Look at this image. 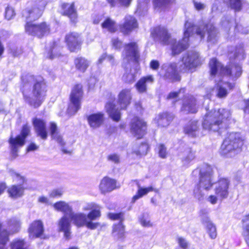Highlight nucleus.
I'll return each mask as SVG.
<instances>
[{
	"mask_svg": "<svg viewBox=\"0 0 249 249\" xmlns=\"http://www.w3.org/2000/svg\"><path fill=\"white\" fill-rule=\"evenodd\" d=\"M71 221L68 214H64L58 221V230L64 232V236L67 239H69L71 235Z\"/></svg>",
	"mask_w": 249,
	"mask_h": 249,
	"instance_id": "412c9836",
	"label": "nucleus"
},
{
	"mask_svg": "<svg viewBox=\"0 0 249 249\" xmlns=\"http://www.w3.org/2000/svg\"><path fill=\"white\" fill-rule=\"evenodd\" d=\"M108 161H111L114 163L118 164L120 162V156L116 154H111L107 157Z\"/></svg>",
	"mask_w": 249,
	"mask_h": 249,
	"instance_id": "69168bd1",
	"label": "nucleus"
},
{
	"mask_svg": "<svg viewBox=\"0 0 249 249\" xmlns=\"http://www.w3.org/2000/svg\"><path fill=\"white\" fill-rule=\"evenodd\" d=\"M132 0H115V4L116 6H122L128 7L131 4Z\"/></svg>",
	"mask_w": 249,
	"mask_h": 249,
	"instance_id": "680f3d73",
	"label": "nucleus"
},
{
	"mask_svg": "<svg viewBox=\"0 0 249 249\" xmlns=\"http://www.w3.org/2000/svg\"><path fill=\"white\" fill-rule=\"evenodd\" d=\"M194 158V153L191 148H188L183 152L182 161L184 165H188Z\"/></svg>",
	"mask_w": 249,
	"mask_h": 249,
	"instance_id": "c03bdc74",
	"label": "nucleus"
},
{
	"mask_svg": "<svg viewBox=\"0 0 249 249\" xmlns=\"http://www.w3.org/2000/svg\"><path fill=\"white\" fill-rule=\"evenodd\" d=\"M98 208V206L93 202L87 203L82 206V210L83 211H91L94 208Z\"/></svg>",
	"mask_w": 249,
	"mask_h": 249,
	"instance_id": "e2e57ef3",
	"label": "nucleus"
},
{
	"mask_svg": "<svg viewBox=\"0 0 249 249\" xmlns=\"http://www.w3.org/2000/svg\"><path fill=\"white\" fill-rule=\"evenodd\" d=\"M244 50L242 47L237 48L233 53L231 52L229 53V57L230 59L233 58L236 59L237 60H242L244 58Z\"/></svg>",
	"mask_w": 249,
	"mask_h": 249,
	"instance_id": "de8ad7c7",
	"label": "nucleus"
},
{
	"mask_svg": "<svg viewBox=\"0 0 249 249\" xmlns=\"http://www.w3.org/2000/svg\"><path fill=\"white\" fill-rule=\"evenodd\" d=\"M63 15L67 16L71 21L73 23L77 19V11L75 8L74 2L71 3H65L61 5Z\"/></svg>",
	"mask_w": 249,
	"mask_h": 249,
	"instance_id": "4be33fe9",
	"label": "nucleus"
},
{
	"mask_svg": "<svg viewBox=\"0 0 249 249\" xmlns=\"http://www.w3.org/2000/svg\"><path fill=\"white\" fill-rule=\"evenodd\" d=\"M136 182L138 190L136 195L134 196L132 198V201L133 203L135 202L137 200L143 196H144L146 195L150 192H158V189H155L152 186H149L146 188L143 187L141 186L140 184L137 180H136Z\"/></svg>",
	"mask_w": 249,
	"mask_h": 249,
	"instance_id": "7c9ffc66",
	"label": "nucleus"
},
{
	"mask_svg": "<svg viewBox=\"0 0 249 249\" xmlns=\"http://www.w3.org/2000/svg\"><path fill=\"white\" fill-rule=\"evenodd\" d=\"M88 124L92 129H96L100 127L105 121L104 114L99 112L93 113L87 117Z\"/></svg>",
	"mask_w": 249,
	"mask_h": 249,
	"instance_id": "5701e85b",
	"label": "nucleus"
},
{
	"mask_svg": "<svg viewBox=\"0 0 249 249\" xmlns=\"http://www.w3.org/2000/svg\"><path fill=\"white\" fill-rule=\"evenodd\" d=\"M171 1L172 0H153V4L156 8H162Z\"/></svg>",
	"mask_w": 249,
	"mask_h": 249,
	"instance_id": "5fc2aeb1",
	"label": "nucleus"
},
{
	"mask_svg": "<svg viewBox=\"0 0 249 249\" xmlns=\"http://www.w3.org/2000/svg\"><path fill=\"white\" fill-rule=\"evenodd\" d=\"M199 124L196 121H191L185 126L184 131L185 134L191 137H196L199 130Z\"/></svg>",
	"mask_w": 249,
	"mask_h": 249,
	"instance_id": "72a5a7b5",
	"label": "nucleus"
},
{
	"mask_svg": "<svg viewBox=\"0 0 249 249\" xmlns=\"http://www.w3.org/2000/svg\"><path fill=\"white\" fill-rule=\"evenodd\" d=\"M198 173L199 175V183L195 188L194 193L195 196L200 200L205 195L203 191L210 190L215 181L213 168L207 164L201 165L199 168L196 169L193 172L194 175Z\"/></svg>",
	"mask_w": 249,
	"mask_h": 249,
	"instance_id": "7ed1b4c3",
	"label": "nucleus"
},
{
	"mask_svg": "<svg viewBox=\"0 0 249 249\" xmlns=\"http://www.w3.org/2000/svg\"><path fill=\"white\" fill-rule=\"evenodd\" d=\"M154 79L152 75H148L142 77L136 84L135 87L139 93H145L147 91L148 84H152Z\"/></svg>",
	"mask_w": 249,
	"mask_h": 249,
	"instance_id": "c85d7f7f",
	"label": "nucleus"
},
{
	"mask_svg": "<svg viewBox=\"0 0 249 249\" xmlns=\"http://www.w3.org/2000/svg\"><path fill=\"white\" fill-rule=\"evenodd\" d=\"M76 68L81 72H84L89 66V62L84 58L80 57L75 59Z\"/></svg>",
	"mask_w": 249,
	"mask_h": 249,
	"instance_id": "79ce46f5",
	"label": "nucleus"
},
{
	"mask_svg": "<svg viewBox=\"0 0 249 249\" xmlns=\"http://www.w3.org/2000/svg\"><path fill=\"white\" fill-rule=\"evenodd\" d=\"M12 249H28V244L23 240L21 239L16 240L13 242L11 244Z\"/></svg>",
	"mask_w": 249,
	"mask_h": 249,
	"instance_id": "8fccbe9b",
	"label": "nucleus"
},
{
	"mask_svg": "<svg viewBox=\"0 0 249 249\" xmlns=\"http://www.w3.org/2000/svg\"><path fill=\"white\" fill-rule=\"evenodd\" d=\"M157 149L159 157L162 159L166 158L167 155V152L166 147L165 145L163 144H160L158 145Z\"/></svg>",
	"mask_w": 249,
	"mask_h": 249,
	"instance_id": "864d4df0",
	"label": "nucleus"
},
{
	"mask_svg": "<svg viewBox=\"0 0 249 249\" xmlns=\"http://www.w3.org/2000/svg\"><path fill=\"white\" fill-rule=\"evenodd\" d=\"M16 15L14 9L10 6H7L5 10V18L7 20L12 19Z\"/></svg>",
	"mask_w": 249,
	"mask_h": 249,
	"instance_id": "6e6d98bb",
	"label": "nucleus"
},
{
	"mask_svg": "<svg viewBox=\"0 0 249 249\" xmlns=\"http://www.w3.org/2000/svg\"><path fill=\"white\" fill-rule=\"evenodd\" d=\"M35 82L32 75H26L22 78V90L25 101L31 106L38 107L43 102L47 92V86L42 81Z\"/></svg>",
	"mask_w": 249,
	"mask_h": 249,
	"instance_id": "f03ea898",
	"label": "nucleus"
},
{
	"mask_svg": "<svg viewBox=\"0 0 249 249\" xmlns=\"http://www.w3.org/2000/svg\"><path fill=\"white\" fill-rule=\"evenodd\" d=\"M124 63L131 61H136L139 57L138 46L135 42L126 44L122 53Z\"/></svg>",
	"mask_w": 249,
	"mask_h": 249,
	"instance_id": "ddd939ff",
	"label": "nucleus"
},
{
	"mask_svg": "<svg viewBox=\"0 0 249 249\" xmlns=\"http://www.w3.org/2000/svg\"><path fill=\"white\" fill-rule=\"evenodd\" d=\"M112 234L116 238H123L124 235V228L122 222L114 225L113 227Z\"/></svg>",
	"mask_w": 249,
	"mask_h": 249,
	"instance_id": "37998d69",
	"label": "nucleus"
},
{
	"mask_svg": "<svg viewBox=\"0 0 249 249\" xmlns=\"http://www.w3.org/2000/svg\"><path fill=\"white\" fill-rule=\"evenodd\" d=\"M217 89V96L219 98H224L228 94V91L227 88H228L231 89L232 86L229 83H222L220 82L219 83Z\"/></svg>",
	"mask_w": 249,
	"mask_h": 249,
	"instance_id": "a19ab883",
	"label": "nucleus"
},
{
	"mask_svg": "<svg viewBox=\"0 0 249 249\" xmlns=\"http://www.w3.org/2000/svg\"><path fill=\"white\" fill-rule=\"evenodd\" d=\"M224 1L236 11H240L242 7L241 0H224Z\"/></svg>",
	"mask_w": 249,
	"mask_h": 249,
	"instance_id": "3c124183",
	"label": "nucleus"
},
{
	"mask_svg": "<svg viewBox=\"0 0 249 249\" xmlns=\"http://www.w3.org/2000/svg\"><path fill=\"white\" fill-rule=\"evenodd\" d=\"M69 217L73 224L78 227L85 226L87 219V214L82 212L74 213L73 210L69 213Z\"/></svg>",
	"mask_w": 249,
	"mask_h": 249,
	"instance_id": "bb28decb",
	"label": "nucleus"
},
{
	"mask_svg": "<svg viewBox=\"0 0 249 249\" xmlns=\"http://www.w3.org/2000/svg\"><path fill=\"white\" fill-rule=\"evenodd\" d=\"M108 216L110 219L119 220H120V222H122L124 219V214L122 213H109L108 214Z\"/></svg>",
	"mask_w": 249,
	"mask_h": 249,
	"instance_id": "bf43d9fd",
	"label": "nucleus"
},
{
	"mask_svg": "<svg viewBox=\"0 0 249 249\" xmlns=\"http://www.w3.org/2000/svg\"><path fill=\"white\" fill-rule=\"evenodd\" d=\"M103 29L110 33H115L117 30L116 22L110 18H107L101 24Z\"/></svg>",
	"mask_w": 249,
	"mask_h": 249,
	"instance_id": "58836bf2",
	"label": "nucleus"
},
{
	"mask_svg": "<svg viewBox=\"0 0 249 249\" xmlns=\"http://www.w3.org/2000/svg\"><path fill=\"white\" fill-rule=\"evenodd\" d=\"M243 235L247 244L249 246V215L245 216L243 219Z\"/></svg>",
	"mask_w": 249,
	"mask_h": 249,
	"instance_id": "49530a36",
	"label": "nucleus"
},
{
	"mask_svg": "<svg viewBox=\"0 0 249 249\" xmlns=\"http://www.w3.org/2000/svg\"><path fill=\"white\" fill-rule=\"evenodd\" d=\"M149 146L146 143H142L139 146H136L133 148V152L137 156H142L146 154Z\"/></svg>",
	"mask_w": 249,
	"mask_h": 249,
	"instance_id": "a18cd8bd",
	"label": "nucleus"
},
{
	"mask_svg": "<svg viewBox=\"0 0 249 249\" xmlns=\"http://www.w3.org/2000/svg\"><path fill=\"white\" fill-rule=\"evenodd\" d=\"M43 231V225L40 220H36L32 222L28 229L29 237L32 239L40 237Z\"/></svg>",
	"mask_w": 249,
	"mask_h": 249,
	"instance_id": "b1692460",
	"label": "nucleus"
},
{
	"mask_svg": "<svg viewBox=\"0 0 249 249\" xmlns=\"http://www.w3.org/2000/svg\"><path fill=\"white\" fill-rule=\"evenodd\" d=\"M12 176L13 177V180L15 182H17L18 184H21V186H23L25 181L23 177L21 176L20 175L15 172H12Z\"/></svg>",
	"mask_w": 249,
	"mask_h": 249,
	"instance_id": "13d9d810",
	"label": "nucleus"
},
{
	"mask_svg": "<svg viewBox=\"0 0 249 249\" xmlns=\"http://www.w3.org/2000/svg\"><path fill=\"white\" fill-rule=\"evenodd\" d=\"M132 100V93L130 89H122L118 96V104L120 109H124L130 105ZM107 112L110 117L115 121L120 120L121 113L118 110L119 107L116 108V106L111 103H108L105 106Z\"/></svg>",
	"mask_w": 249,
	"mask_h": 249,
	"instance_id": "39448f33",
	"label": "nucleus"
},
{
	"mask_svg": "<svg viewBox=\"0 0 249 249\" xmlns=\"http://www.w3.org/2000/svg\"><path fill=\"white\" fill-rule=\"evenodd\" d=\"M197 110L198 106L196 99L192 95L186 96L183 99L180 111L184 114L195 113Z\"/></svg>",
	"mask_w": 249,
	"mask_h": 249,
	"instance_id": "2eb2a0df",
	"label": "nucleus"
},
{
	"mask_svg": "<svg viewBox=\"0 0 249 249\" xmlns=\"http://www.w3.org/2000/svg\"><path fill=\"white\" fill-rule=\"evenodd\" d=\"M208 212L205 209L200 211V216L202 223L205 225L209 237L211 239H215L217 236L216 228L214 223L210 220L208 216Z\"/></svg>",
	"mask_w": 249,
	"mask_h": 249,
	"instance_id": "4468645a",
	"label": "nucleus"
},
{
	"mask_svg": "<svg viewBox=\"0 0 249 249\" xmlns=\"http://www.w3.org/2000/svg\"><path fill=\"white\" fill-rule=\"evenodd\" d=\"M196 33L201 38H203L205 34L207 35V41L214 43L216 41L217 31L212 24H206L203 23L199 26L196 27L190 21H186L184 25V37L181 41L177 42L172 39V53L174 55L180 53L185 50L189 46V38Z\"/></svg>",
	"mask_w": 249,
	"mask_h": 249,
	"instance_id": "f257e3e1",
	"label": "nucleus"
},
{
	"mask_svg": "<svg viewBox=\"0 0 249 249\" xmlns=\"http://www.w3.org/2000/svg\"><path fill=\"white\" fill-rule=\"evenodd\" d=\"M243 144V140L240 133H231L222 144L220 153L227 157L234 156Z\"/></svg>",
	"mask_w": 249,
	"mask_h": 249,
	"instance_id": "423d86ee",
	"label": "nucleus"
},
{
	"mask_svg": "<svg viewBox=\"0 0 249 249\" xmlns=\"http://www.w3.org/2000/svg\"><path fill=\"white\" fill-rule=\"evenodd\" d=\"M116 188V180L107 177H104L99 185V189L102 194L110 192Z\"/></svg>",
	"mask_w": 249,
	"mask_h": 249,
	"instance_id": "393cba45",
	"label": "nucleus"
},
{
	"mask_svg": "<svg viewBox=\"0 0 249 249\" xmlns=\"http://www.w3.org/2000/svg\"><path fill=\"white\" fill-rule=\"evenodd\" d=\"M25 32L29 35L41 38L48 35L51 31L50 24L43 21L39 23L27 22L25 26Z\"/></svg>",
	"mask_w": 249,
	"mask_h": 249,
	"instance_id": "9d476101",
	"label": "nucleus"
},
{
	"mask_svg": "<svg viewBox=\"0 0 249 249\" xmlns=\"http://www.w3.org/2000/svg\"><path fill=\"white\" fill-rule=\"evenodd\" d=\"M137 73V69L129 66L125 68L123 75V80L127 83H131L135 81Z\"/></svg>",
	"mask_w": 249,
	"mask_h": 249,
	"instance_id": "473e14b6",
	"label": "nucleus"
},
{
	"mask_svg": "<svg viewBox=\"0 0 249 249\" xmlns=\"http://www.w3.org/2000/svg\"><path fill=\"white\" fill-rule=\"evenodd\" d=\"M231 118V113L228 109L212 110L205 115L202 125L203 128L208 130L217 131L221 128L227 126L228 122Z\"/></svg>",
	"mask_w": 249,
	"mask_h": 249,
	"instance_id": "20e7f679",
	"label": "nucleus"
},
{
	"mask_svg": "<svg viewBox=\"0 0 249 249\" xmlns=\"http://www.w3.org/2000/svg\"><path fill=\"white\" fill-rule=\"evenodd\" d=\"M146 124L138 118H134L130 124V132L135 137L140 138L144 134Z\"/></svg>",
	"mask_w": 249,
	"mask_h": 249,
	"instance_id": "a211bd4d",
	"label": "nucleus"
},
{
	"mask_svg": "<svg viewBox=\"0 0 249 249\" xmlns=\"http://www.w3.org/2000/svg\"><path fill=\"white\" fill-rule=\"evenodd\" d=\"M139 220L141 224L145 227H151L152 223L151 222L149 214L147 213H143L139 216Z\"/></svg>",
	"mask_w": 249,
	"mask_h": 249,
	"instance_id": "09e8293b",
	"label": "nucleus"
},
{
	"mask_svg": "<svg viewBox=\"0 0 249 249\" xmlns=\"http://www.w3.org/2000/svg\"><path fill=\"white\" fill-rule=\"evenodd\" d=\"M65 40L71 52H75L80 49L82 40L78 33L76 32L68 33L65 36Z\"/></svg>",
	"mask_w": 249,
	"mask_h": 249,
	"instance_id": "f3484780",
	"label": "nucleus"
},
{
	"mask_svg": "<svg viewBox=\"0 0 249 249\" xmlns=\"http://www.w3.org/2000/svg\"><path fill=\"white\" fill-rule=\"evenodd\" d=\"M137 27L136 19L131 16H126L124 18V22L121 27V31L124 34H127Z\"/></svg>",
	"mask_w": 249,
	"mask_h": 249,
	"instance_id": "a878e982",
	"label": "nucleus"
},
{
	"mask_svg": "<svg viewBox=\"0 0 249 249\" xmlns=\"http://www.w3.org/2000/svg\"><path fill=\"white\" fill-rule=\"evenodd\" d=\"M46 5V0H36L32 2L30 7H27L23 11V17L27 22L37 20L42 16Z\"/></svg>",
	"mask_w": 249,
	"mask_h": 249,
	"instance_id": "6e6552de",
	"label": "nucleus"
},
{
	"mask_svg": "<svg viewBox=\"0 0 249 249\" xmlns=\"http://www.w3.org/2000/svg\"><path fill=\"white\" fill-rule=\"evenodd\" d=\"M24 187L21 184L13 185L9 187L7 190L9 196L12 198H16L21 196L24 193Z\"/></svg>",
	"mask_w": 249,
	"mask_h": 249,
	"instance_id": "c9c22d12",
	"label": "nucleus"
},
{
	"mask_svg": "<svg viewBox=\"0 0 249 249\" xmlns=\"http://www.w3.org/2000/svg\"><path fill=\"white\" fill-rule=\"evenodd\" d=\"M211 75H231L235 77H239L242 73L241 67L239 64H235L231 66L229 69L227 67H223L222 64L215 58L211 59L209 62Z\"/></svg>",
	"mask_w": 249,
	"mask_h": 249,
	"instance_id": "0eeeda50",
	"label": "nucleus"
},
{
	"mask_svg": "<svg viewBox=\"0 0 249 249\" xmlns=\"http://www.w3.org/2000/svg\"><path fill=\"white\" fill-rule=\"evenodd\" d=\"M63 194V191L62 189H55L52 190L49 194L51 197H60Z\"/></svg>",
	"mask_w": 249,
	"mask_h": 249,
	"instance_id": "0e129e2a",
	"label": "nucleus"
},
{
	"mask_svg": "<svg viewBox=\"0 0 249 249\" xmlns=\"http://www.w3.org/2000/svg\"><path fill=\"white\" fill-rule=\"evenodd\" d=\"M30 132V127L27 124H25L23 126L22 129L21 131V133L19 135L21 136L22 139L24 140H25L26 138L29 134Z\"/></svg>",
	"mask_w": 249,
	"mask_h": 249,
	"instance_id": "052dcab7",
	"label": "nucleus"
},
{
	"mask_svg": "<svg viewBox=\"0 0 249 249\" xmlns=\"http://www.w3.org/2000/svg\"><path fill=\"white\" fill-rule=\"evenodd\" d=\"M61 48L58 45L56 42H53L46 47L47 52V57L50 59H53L60 55V51Z\"/></svg>",
	"mask_w": 249,
	"mask_h": 249,
	"instance_id": "f704fd0d",
	"label": "nucleus"
},
{
	"mask_svg": "<svg viewBox=\"0 0 249 249\" xmlns=\"http://www.w3.org/2000/svg\"><path fill=\"white\" fill-rule=\"evenodd\" d=\"M184 89H181L178 92H173L169 94L167 96V99L173 100V103L176 102L178 98L180 97V94L181 92L184 93Z\"/></svg>",
	"mask_w": 249,
	"mask_h": 249,
	"instance_id": "4d7b16f0",
	"label": "nucleus"
},
{
	"mask_svg": "<svg viewBox=\"0 0 249 249\" xmlns=\"http://www.w3.org/2000/svg\"><path fill=\"white\" fill-rule=\"evenodd\" d=\"M230 182L226 178H221L215 183L214 192L215 195L222 200L227 198L229 195V186Z\"/></svg>",
	"mask_w": 249,
	"mask_h": 249,
	"instance_id": "dca6fc26",
	"label": "nucleus"
},
{
	"mask_svg": "<svg viewBox=\"0 0 249 249\" xmlns=\"http://www.w3.org/2000/svg\"><path fill=\"white\" fill-rule=\"evenodd\" d=\"M112 45L113 48L116 50L120 49L123 45L122 42L118 39V38H113L112 39Z\"/></svg>",
	"mask_w": 249,
	"mask_h": 249,
	"instance_id": "338daca9",
	"label": "nucleus"
},
{
	"mask_svg": "<svg viewBox=\"0 0 249 249\" xmlns=\"http://www.w3.org/2000/svg\"><path fill=\"white\" fill-rule=\"evenodd\" d=\"M182 62L183 65V69L191 70L200 65L202 63V60L198 53L189 51L183 55Z\"/></svg>",
	"mask_w": 249,
	"mask_h": 249,
	"instance_id": "9b49d317",
	"label": "nucleus"
},
{
	"mask_svg": "<svg viewBox=\"0 0 249 249\" xmlns=\"http://www.w3.org/2000/svg\"><path fill=\"white\" fill-rule=\"evenodd\" d=\"M175 63H167L163 64L160 71V74L165 80L174 82L180 80V77L177 70Z\"/></svg>",
	"mask_w": 249,
	"mask_h": 249,
	"instance_id": "f8f14e48",
	"label": "nucleus"
},
{
	"mask_svg": "<svg viewBox=\"0 0 249 249\" xmlns=\"http://www.w3.org/2000/svg\"><path fill=\"white\" fill-rule=\"evenodd\" d=\"M32 123L37 136L46 140L48 137V133L45 122L41 119L35 118L33 119Z\"/></svg>",
	"mask_w": 249,
	"mask_h": 249,
	"instance_id": "aec40b11",
	"label": "nucleus"
},
{
	"mask_svg": "<svg viewBox=\"0 0 249 249\" xmlns=\"http://www.w3.org/2000/svg\"><path fill=\"white\" fill-rule=\"evenodd\" d=\"M53 207L56 211L63 212L64 214H69L72 210L71 206L64 201H59L55 203L53 205Z\"/></svg>",
	"mask_w": 249,
	"mask_h": 249,
	"instance_id": "e433bc0d",
	"label": "nucleus"
},
{
	"mask_svg": "<svg viewBox=\"0 0 249 249\" xmlns=\"http://www.w3.org/2000/svg\"><path fill=\"white\" fill-rule=\"evenodd\" d=\"M9 142L12 153L15 158L17 156L18 149L24 145L25 141L20 135H18L15 138L11 137Z\"/></svg>",
	"mask_w": 249,
	"mask_h": 249,
	"instance_id": "cd10ccee",
	"label": "nucleus"
},
{
	"mask_svg": "<svg viewBox=\"0 0 249 249\" xmlns=\"http://www.w3.org/2000/svg\"><path fill=\"white\" fill-rule=\"evenodd\" d=\"M151 35L156 40L159 41L163 44H167L169 43L170 36L168 33L167 29L164 27H156L152 30Z\"/></svg>",
	"mask_w": 249,
	"mask_h": 249,
	"instance_id": "6ab92c4d",
	"label": "nucleus"
},
{
	"mask_svg": "<svg viewBox=\"0 0 249 249\" xmlns=\"http://www.w3.org/2000/svg\"><path fill=\"white\" fill-rule=\"evenodd\" d=\"M0 224L6 231V227L13 232H17L21 228V222L18 217H13L7 219L5 224L4 225L0 222Z\"/></svg>",
	"mask_w": 249,
	"mask_h": 249,
	"instance_id": "c756f323",
	"label": "nucleus"
},
{
	"mask_svg": "<svg viewBox=\"0 0 249 249\" xmlns=\"http://www.w3.org/2000/svg\"><path fill=\"white\" fill-rule=\"evenodd\" d=\"M83 96L82 86L80 84L74 86L71 92L68 108V113L70 115H73L80 109Z\"/></svg>",
	"mask_w": 249,
	"mask_h": 249,
	"instance_id": "1a4fd4ad",
	"label": "nucleus"
},
{
	"mask_svg": "<svg viewBox=\"0 0 249 249\" xmlns=\"http://www.w3.org/2000/svg\"><path fill=\"white\" fill-rule=\"evenodd\" d=\"M160 65L159 61L157 60H151L149 64L150 68L154 71L158 70L159 69Z\"/></svg>",
	"mask_w": 249,
	"mask_h": 249,
	"instance_id": "774afa93",
	"label": "nucleus"
},
{
	"mask_svg": "<svg viewBox=\"0 0 249 249\" xmlns=\"http://www.w3.org/2000/svg\"><path fill=\"white\" fill-rule=\"evenodd\" d=\"M50 129L52 139L56 141L60 145H64L65 142H64L61 136L59 135L57 131V127L56 124L54 123H51L50 124Z\"/></svg>",
	"mask_w": 249,
	"mask_h": 249,
	"instance_id": "4c0bfd02",
	"label": "nucleus"
},
{
	"mask_svg": "<svg viewBox=\"0 0 249 249\" xmlns=\"http://www.w3.org/2000/svg\"><path fill=\"white\" fill-rule=\"evenodd\" d=\"M100 215V212L98 207L92 209L87 215V218H88L90 220H95L97 218L99 217Z\"/></svg>",
	"mask_w": 249,
	"mask_h": 249,
	"instance_id": "603ef678",
	"label": "nucleus"
},
{
	"mask_svg": "<svg viewBox=\"0 0 249 249\" xmlns=\"http://www.w3.org/2000/svg\"><path fill=\"white\" fill-rule=\"evenodd\" d=\"M9 241V233L0 224V249H7L6 244Z\"/></svg>",
	"mask_w": 249,
	"mask_h": 249,
	"instance_id": "ea45409f",
	"label": "nucleus"
},
{
	"mask_svg": "<svg viewBox=\"0 0 249 249\" xmlns=\"http://www.w3.org/2000/svg\"><path fill=\"white\" fill-rule=\"evenodd\" d=\"M173 119V116L167 113L159 114L154 119V122L158 126L166 127L168 126Z\"/></svg>",
	"mask_w": 249,
	"mask_h": 249,
	"instance_id": "2f4dec72",
	"label": "nucleus"
}]
</instances>
